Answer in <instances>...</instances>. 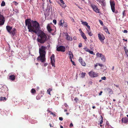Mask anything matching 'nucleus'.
<instances>
[{
	"mask_svg": "<svg viewBox=\"0 0 128 128\" xmlns=\"http://www.w3.org/2000/svg\"><path fill=\"white\" fill-rule=\"evenodd\" d=\"M89 52L90 54H94V52H93L92 51H91L90 50L89 51Z\"/></svg>",
	"mask_w": 128,
	"mask_h": 128,
	"instance_id": "35",
	"label": "nucleus"
},
{
	"mask_svg": "<svg viewBox=\"0 0 128 128\" xmlns=\"http://www.w3.org/2000/svg\"><path fill=\"white\" fill-rule=\"evenodd\" d=\"M64 20L62 19H61L60 21L59 25L60 26H63L64 25Z\"/></svg>",
	"mask_w": 128,
	"mask_h": 128,
	"instance_id": "15",
	"label": "nucleus"
},
{
	"mask_svg": "<svg viewBox=\"0 0 128 128\" xmlns=\"http://www.w3.org/2000/svg\"><path fill=\"white\" fill-rule=\"evenodd\" d=\"M31 92L33 94L36 93V91L34 89H32L31 90Z\"/></svg>",
	"mask_w": 128,
	"mask_h": 128,
	"instance_id": "22",
	"label": "nucleus"
},
{
	"mask_svg": "<svg viewBox=\"0 0 128 128\" xmlns=\"http://www.w3.org/2000/svg\"><path fill=\"white\" fill-rule=\"evenodd\" d=\"M64 105L66 107H68V105L66 103L64 104Z\"/></svg>",
	"mask_w": 128,
	"mask_h": 128,
	"instance_id": "42",
	"label": "nucleus"
},
{
	"mask_svg": "<svg viewBox=\"0 0 128 128\" xmlns=\"http://www.w3.org/2000/svg\"><path fill=\"white\" fill-rule=\"evenodd\" d=\"M6 29L8 32L12 37L14 36L16 33V29L15 28H12V26H6Z\"/></svg>",
	"mask_w": 128,
	"mask_h": 128,
	"instance_id": "3",
	"label": "nucleus"
},
{
	"mask_svg": "<svg viewBox=\"0 0 128 128\" xmlns=\"http://www.w3.org/2000/svg\"><path fill=\"white\" fill-rule=\"evenodd\" d=\"M102 6H105L106 5L105 2H104V0H102L101 4Z\"/></svg>",
	"mask_w": 128,
	"mask_h": 128,
	"instance_id": "23",
	"label": "nucleus"
},
{
	"mask_svg": "<svg viewBox=\"0 0 128 128\" xmlns=\"http://www.w3.org/2000/svg\"><path fill=\"white\" fill-rule=\"evenodd\" d=\"M73 126V124H72L71 123L70 125V127L71 128Z\"/></svg>",
	"mask_w": 128,
	"mask_h": 128,
	"instance_id": "43",
	"label": "nucleus"
},
{
	"mask_svg": "<svg viewBox=\"0 0 128 128\" xmlns=\"http://www.w3.org/2000/svg\"><path fill=\"white\" fill-rule=\"evenodd\" d=\"M69 55L70 56L69 58L70 59H71L73 57V55L72 52L71 51H69L68 52Z\"/></svg>",
	"mask_w": 128,
	"mask_h": 128,
	"instance_id": "17",
	"label": "nucleus"
},
{
	"mask_svg": "<svg viewBox=\"0 0 128 128\" xmlns=\"http://www.w3.org/2000/svg\"><path fill=\"white\" fill-rule=\"evenodd\" d=\"M41 98V96H40V95H39L38 96H37L36 97V98L37 100H40Z\"/></svg>",
	"mask_w": 128,
	"mask_h": 128,
	"instance_id": "33",
	"label": "nucleus"
},
{
	"mask_svg": "<svg viewBox=\"0 0 128 128\" xmlns=\"http://www.w3.org/2000/svg\"><path fill=\"white\" fill-rule=\"evenodd\" d=\"M50 127H53V126H54V125L53 124L52 125L51 124H50Z\"/></svg>",
	"mask_w": 128,
	"mask_h": 128,
	"instance_id": "53",
	"label": "nucleus"
},
{
	"mask_svg": "<svg viewBox=\"0 0 128 128\" xmlns=\"http://www.w3.org/2000/svg\"><path fill=\"white\" fill-rule=\"evenodd\" d=\"M91 7L97 13H100V9H98L97 7L94 4H92L91 5Z\"/></svg>",
	"mask_w": 128,
	"mask_h": 128,
	"instance_id": "5",
	"label": "nucleus"
},
{
	"mask_svg": "<svg viewBox=\"0 0 128 128\" xmlns=\"http://www.w3.org/2000/svg\"><path fill=\"white\" fill-rule=\"evenodd\" d=\"M9 78L10 80H13L15 78V77L14 75H12L9 76Z\"/></svg>",
	"mask_w": 128,
	"mask_h": 128,
	"instance_id": "19",
	"label": "nucleus"
},
{
	"mask_svg": "<svg viewBox=\"0 0 128 128\" xmlns=\"http://www.w3.org/2000/svg\"><path fill=\"white\" fill-rule=\"evenodd\" d=\"M3 99H4V100H6V98L5 97H3Z\"/></svg>",
	"mask_w": 128,
	"mask_h": 128,
	"instance_id": "64",
	"label": "nucleus"
},
{
	"mask_svg": "<svg viewBox=\"0 0 128 128\" xmlns=\"http://www.w3.org/2000/svg\"><path fill=\"white\" fill-rule=\"evenodd\" d=\"M90 76L91 77L94 78L98 76V74L92 71H90L88 72Z\"/></svg>",
	"mask_w": 128,
	"mask_h": 128,
	"instance_id": "10",
	"label": "nucleus"
},
{
	"mask_svg": "<svg viewBox=\"0 0 128 128\" xmlns=\"http://www.w3.org/2000/svg\"><path fill=\"white\" fill-rule=\"evenodd\" d=\"M82 24L86 26L88 24V23L86 22H83L82 21Z\"/></svg>",
	"mask_w": 128,
	"mask_h": 128,
	"instance_id": "27",
	"label": "nucleus"
},
{
	"mask_svg": "<svg viewBox=\"0 0 128 128\" xmlns=\"http://www.w3.org/2000/svg\"><path fill=\"white\" fill-rule=\"evenodd\" d=\"M3 100V97H0V101Z\"/></svg>",
	"mask_w": 128,
	"mask_h": 128,
	"instance_id": "45",
	"label": "nucleus"
},
{
	"mask_svg": "<svg viewBox=\"0 0 128 128\" xmlns=\"http://www.w3.org/2000/svg\"><path fill=\"white\" fill-rule=\"evenodd\" d=\"M102 1L101 0H100L99 1V2L98 4H101Z\"/></svg>",
	"mask_w": 128,
	"mask_h": 128,
	"instance_id": "61",
	"label": "nucleus"
},
{
	"mask_svg": "<svg viewBox=\"0 0 128 128\" xmlns=\"http://www.w3.org/2000/svg\"><path fill=\"white\" fill-rule=\"evenodd\" d=\"M97 56L99 57L100 58L101 60L102 61L105 62L106 60V58L105 56L99 53L98 52L96 54Z\"/></svg>",
	"mask_w": 128,
	"mask_h": 128,
	"instance_id": "9",
	"label": "nucleus"
},
{
	"mask_svg": "<svg viewBox=\"0 0 128 128\" xmlns=\"http://www.w3.org/2000/svg\"><path fill=\"white\" fill-rule=\"evenodd\" d=\"M124 33H127L128 31L127 30H124Z\"/></svg>",
	"mask_w": 128,
	"mask_h": 128,
	"instance_id": "49",
	"label": "nucleus"
},
{
	"mask_svg": "<svg viewBox=\"0 0 128 128\" xmlns=\"http://www.w3.org/2000/svg\"><path fill=\"white\" fill-rule=\"evenodd\" d=\"M50 114H52L53 116H56L55 114H54L53 112H51Z\"/></svg>",
	"mask_w": 128,
	"mask_h": 128,
	"instance_id": "48",
	"label": "nucleus"
},
{
	"mask_svg": "<svg viewBox=\"0 0 128 128\" xmlns=\"http://www.w3.org/2000/svg\"><path fill=\"white\" fill-rule=\"evenodd\" d=\"M104 29L105 30V31L107 33L108 32V30L107 28H105Z\"/></svg>",
	"mask_w": 128,
	"mask_h": 128,
	"instance_id": "44",
	"label": "nucleus"
},
{
	"mask_svg": "<svg viewBox=\"0 0 128 128\" xmlns=\"http://www.w3.org/2000/svg\"><path fill=\"white\" fill-rule=\"evenodd\" d=\"M111 10L112 12H114L115 3L114 1H110V2Z\"/></svg>",
	"mask_w": 128,
	"mask_h": 128,
	"instance_id": "8",
	"label": "nucleus"
},
{
	"mask_svg": "<svg viewBox=\"0 0 128 128\" xmlns=\"http://www.w3.org/2000/svg\"><path fill=\"white\" fill-rule=\"evenodd\" d=\"M98 66V64H96L95 65V67L96 68V67H97Z\"/></svg>",
	"mask_w": 128,
	"mask_h": 128,
	"instance_id": "63",
	"label": "nucleus"
},
{
	"mask_svg": "<svg viewBox=\"0 0 128 128\" xmlns=\"http://www.w3.org/2000/svg\"><path fill=\"white\" fill-rule=\"evenodd\" d=\"M126 10H124L122 12V18H124L125 16H126Z\"/></svg>",
	"mask_w": 128,
	"mask_h": 128,
	"instance_id": "28",
	"label": "nucleus"
},
{
	"mask_svg": "<svg viewBox=\"0 0 128 128\" xmlns=\"http://www.w3.org/2000/svg\"><path fill=\"white\" fill-rule=\"evenodd\" d=\"M59 119L60 120L62 121L63 120V118L62 117H59Z\"/></svg>",
	"mask_w": 128,
	"mask_h": 128,
	"instance_id": "46",
	"label": "nucleus"
},
{
	"mask_svg": "<svg viewBox=\"0 0 128 128\" xmlns=\"http://www.w3.org/2000/svg\"><path fill=\"white\" fill-rule=\"evenodd\" d=\"M92 81H90L89 82V84L92 85Z\"/></svg>",
	"mask_w": 128,
	"mask_h": 128,
	"instance_id": "57",
	"label": "nucleus"
},
{
	"mask_svg": "<svg viewBox=\"0 0 128 128\" xmlns=\"http://www.w3.org/2000/svg\"><path fill=\"white\" fill-rule=\"evenodd\" d=\"M72 64L73 65H74V66H75L76 65V64H75V63L73 61L72 62Z\"/></svg>",
	"mask_w": 128,
	"mask_h": 128,
	"instance_id": "59",
	"label": "nucleus"
},
{
	"mask_svg": "<svg viewBox=\"0 0 128 128\" xmlns=\"http://www.w3.org/2000/svg\"><path fill=\"white\" fill-rule=\"evenodd\" d=\"M61 3V4L60 3H59L60 5L62 8H64L66 6V4L64 3L63 0H59Z\"/></svg>",
	"mask_w": 128,
	"mask_h": 128,
	"instance_id": "13",
	"label": "nucleus"
},
{
	"mask_svg": "<svg viewBox=\"0 0 128 128\" xmlns=\"http://www.w3.org/2000/svg\"><path fill=\"white\" fill-rule=\"evenodd\" d=\"M98 36L99 40L102 42L104 43V40L105 39L104 37V35L103 34L101 35L100 33H99Z\"/></svg>",
	"mask_w": 128,
	"mask_h": 128,
	"instance_id": "11",
	"label": "nucleus"
},
{
	"mask_svg": "<svg viewBox=\"0 0 128 128\" xmlns=\"http://www.w3.org/2000/svg\"><path fill=\"white\" fill-rule=\"evenodd\" d=\"M102 91H101L100 92L99 94V96H100L102 95Z\"/></svg>",
	"mask_w": 128,
	"mask_h": 128,
	"instance_id": "50",
	"label": "nucleus"
},
{
	"mask_svg": "<svg viewBox=\"0 0 128 128\" xmlns=\"http://www.w3.org/2000/svg\"><path fill=\"white\" fill-rule=\"evenodd\" d=\"M78 60L80 63L81 64L82 66H85L86 64L85 62L82 59L81 57H80L79 59Z\"/></svg>",
	"mask_w": 128,
	"mask_h": 128,
	"instance_id": "12",
	"label": "nucleus"
},
{
	"mask_svg": "<svg viewBox=\"0 0 128 128\" xmlns=\"http://www.w3.org/2000/svg\"><path fill=\"white\" fill-rule=\"evenodd\" d=\"M99 22L102 25L103 24L101 20H99Z\"/></svg>",
	"mask_w": 128,
	"mask_h": 128,
	"instance_id": "54",
	"label": "nucleus"
},
{
	"mask_svg": "<svg viewBox=\"0 0 128 128\" xmlns=\"http://www.w3.org/2000/svg\"><path fill=\"white\" fill-rule=\"evenodd\" d=\"M81 35L83 38L85 40L87 39V38L86 37L85 34L83 32H82V33L81 34Z\"/></svg>",
	"mask_w": 128,
	"mask_h": 128,
	"instance_id": "18",
	"label": "nucleus"
},
{
	"mask_svg": "<svg viewBox=\"0 0 128 128\" xmlns=\"http://www.w3.org/2000/svg\"><path fill=\"white\" fill-rule=\"evenodd\" d=\"M114 12L115 14H117L118 13V11L117 10H116L115 11V8H114V12Z\"/></svg>",
	"mask_w": 128,
	"mask_h": 128,
	"instance_id": "52",
	"label": "nucleus"
},
{
	"mask_svg": "<svg viewBox=\"0 0 128 128\" xmlns=\"http://www.w3.org/2000/svg\"><path fill=\"white\" fill-rule=\"evenodd\" d=\"M79 31L80 32V33L81 34V33H82V32H83L82 31V30H81V29H80L79 30Z\"/></svg>",
	"mask_w": 128,
	"mask_h": 128,
	"instance_id": "55",
	"label": "nucleus"
},
{
	"mask_svg": "<svg viewBox=\"0 0 128 128\" xmlns=\"http://www.w3.org/2000/svg\"><path fill=\"white\" fill-rule=\"evenodd\" d=\"M86 73L85 72H82L81 74V76L82 78H84L85 76Z\"/></svg>",
	"mask_w": 128,
	"mask_h": 128,
	"instance_id": "30",
	"label": "nucleus"
},
{
	"mask_svg": "<svg viewBox=\"0 0 128 128\" xmlns=\"http://www.w3.org/2000/svg\"><path fill=\"white\" fill-rule=\"evenodd\" d=\"M47 47L42 46L39 48L40 56L37 58V60L40 61L42 62H44L46 60L45 50Z\"/></svg>",
	"mask_w": 128,
	"mask_h": 128,
	"instance_id": "2",
	"label": "nucleus"
},
{
	"mask_svg": "<svg viewBox=\"0 0 128 128\" xmlns=\"http://www.w3.org/2000/svg\"><path fill=\"white\" fill-rule=\"evenodd\" d=\"M56 50L58 51L64 52L65 50V48L64 46H61L57 47Z\"/></svg>",
	"mask_w": 128,
	"mask_h": 128,
	"instance_id": "7",
	"label": "nucleus"
},
{
	"mask_svg": "<svg viewBox=\"0 0 128 128\" xmlns=\"http://www.w3.org/2000/svg\"><path fill=\"white\" fill-rule=\"evenodd\" d=\"M96 2L97 4H98L100 0H96Z\"/></svg>",
	"mask_w": 128,
	"mask_h": 128,
	"instance_id": "56",
	"label": "nucleus"
},
{
	"mask_svg": "<svg viewBox=\"0 0 128 128\" xmlns=\"http://www.w3.org/2000/svg\"><path fill=\"white\" fill-rule=\"evenodd\" d=\"M84 49L85 50V51L86 52H89L90 51V50L87 48V47H86L84 48Z\"/></svg>",
	"mask_w": 128,
	"mask_h": 128,
	"instance_id": "31",
	"label": "nucleus"
},
{
	"mask_svg": "<svg viewBox=\"0 0 128 128\" xmlns=\"http://www.w3.org/2000/svg\"><path fill=\"white\" fill-rule=\"evenodd\" d=\"M50 114H52L53 116H56L55 114H54L53 112H51Z\"/></svg>",
	"mask_w": 128,
	"mask_h": 128,
	"instance_id": "47",
	"label": "nucleus"
},
{
	"mask_svg": "<svg viewBox=\"0 0 128 128\" xmlns=\"http://www.w3.org/2000/svg\"><path fill=\"white\" fill-rule=\"evenodd\" d=\"M87 31L88 35L90 36H91L92 35V34L91 31L90 30H87Z\"/></svg>",
	"mask_w": 128,
	"mask_h": 128,
	"instance_id": "24",
	"label": "nucleus"
},
{
	"mask_svg": "<svg viewBox=\"0 0 128 128\" xmlns=\"http://www.w3.org/2000/svg\"><path fill=\"white\" fill-rule=\"evenodd\" d=\"M101 120L100 122V124H102L103 122V117L101 116Z\"/></svg>",
	"mask_w": 128,
	"mask_h": 128,
	"instance_id": "25",
	"label": "nucleus"
},
{
	"mask_svg": "<svg viewBox=\"0 0 128 128\" xmlns=\"http://www.w3.org/2000/svg\"><path fill=\"white\" fill-rule=\"evenodd\" d=\"M122 121L124 124H126L128 122V119L126 117L123 118L122 119Z\"/></svg>",
	"mask_w": 128,
	"mask_h": 128,
	"instance_id": "14",
	"label": "nucleus"
},
{
	"mask_svg": "<svg viewBox=\"0 0 128 128\" xmlns=\"http://www.w3.org/2000/svg\"><path fill=\"white\" fill-rule=\"evenodd\" d=\"M49 44V45L47 47L49 48L50 47V45L49 44V43H48Z\"/></svg>",
	"mask_w": 128,
	"mask_h": 128,
	"instance_id": "62",
	"label": "nucleus"
},
{
	"mask_svg": "<svg viewBox=\"0 0 128 128\" xmlns=\"http://www.w3.org/2000/svg\"><path fill=\"white\" fill-rule=\"evenodd\" d=\"M122 40H124V41L126 42H127V40L126 39H125L124 38H123Z\"/></svg>",
	"mask_w": 128,
	"mask_h": 128,
	"instance_id": "60",
	"label": "nucleus"
},
{
	"mask_svg": "<svg viewBox=\"0 0 128 128\" xmlns=\"http://www.w3.org/2000/svg\"><path fill=\"white\" fill-rule=\"evenodd\" d=\"M98 65L100 67H102L103 66V65L101 64H98Z\"/></svg>",
	"mask_w": 128,
	"mask_h": 128,
	"instance_id": "51",
	"label": "nucleus"
},
{
	"mask_svg": "<svg viewBox=\"0 0 128 128\" xmlns=\"http://www.w3.org/2000/svg\"><path fill=\"white\" fill-rule=\"evenodd\" d=\"M5 21V18L4 16L0 14V26L4 25Z\"/></svg>",
	"mask_w": 128,
	"mask_h": 128,
	"instance_id": "4",
	"label": "nucleus"
},
{
	"mask_svg": "<svg viewBox=\"0 0 128 128\" xmlns=\"http://www.w3.org/2000/svg\"><path fill=\"white\" fill-rule=\"evenodd\" d=\"M14 11L16 13H18L19 12V10L16 9Z\"/></svg>",
	"mask_w": 128,
	"mask_h": 128,
	"instance_id": "41",
	"label": "nucleus"
},
{
	"mask_svg": "<svg viewBox=\"0 0 128 128\" xmlns=\"http://www.w3.org/2000/svg\"><path fill=\"white\" fill-rule=\"evenodd\" d=\"M53 22L54 23V24H56V20H54L53 21Z\"/></svg>",
	"mask_w": 128,
	"mask_h": 128,
	"instance_id": "37",
	"label": "nucleus"
},
{
	"mask_svg": "<svg viewBox=\"0 0 128 128\" xmlns=\"http://www.w3.org/2000/svg\"><path fill=\"white\" fill-rule=\"evenodd\" d=\"M5 3L4 2V1H2L1 4V6H5Z\"/></svg>",
	"mask_w": 128,
	"mask_h": 128,
	"instance_id": "32",
	"label": "nucleus"
},
{
	"mask_svg": "<svg viewBox=\"0 0 128 128\" xmlns=\"http://www.w3.org/2000/svg\"><path fill=\"white\" fill-rule=\"evenodd\" d=\"M74 100L76 101V102H77V100H78V98H77L76 97L74 99Z\"/></svg>",
	"mask_w": 128,
	"mask_h": 128,
	"instance_id": "40",
	"label": "nucleus"
},
{
	"mask_svg": "<svg viewBox=\"0 0 128 128\" xmlns=\"http://www.w3.org/2000/svg\"><path fill=\"white\" fill-rule=\"evenodd\" d=\"M52 90V88H50L48 89L47 90V92L50 95L51 94H50V91H51Z\"/></svg>",
	"mask_w": 128,
	"mask_h": 128,
	"instance_id": "26",
	"label": "nucleus"
},
{
	"mask_svg": "<svg viewBox=\"0 0 128 128\" xmlns=\"http://www.w3.org/2000/svg\"><path fill=\"white\" fill-rule=\"evenodd\" d=\"M13 2L16 6L18 4V3L16 1H14Z\"/></svg>",
	"mask_w": 128,
	"mask_h": 128,
	"instance_id": "36",
	"label": "nucleus"
},
{
	"mask_svg": "<svg viewBox=\"0 0 128 128\" xmlns=\"http://www.w3.org/2000/svg\"><path fill=\"white\" fill-rule=\"evenodd\" d=\"M47 111L48 112V113H50H50H51V112H51V111H50V110H48V109L47 110Z\"/></svg>",
	"mask_w": 128,
	"mask_h": 128,
	"instance_id": "58",
	"label": "nucleus"
},
{
	"mask_svg": "<svg viewBox=\"0 0 128 128\" xmlns=\"http://www.w3.org/2000/svg\"><path fill=\"white\" fill-rule=\"evenodd\" d=\"M47 28L49 32H50L52 30V29H51V27L49 24H48L47 26Z\"/></svg>",
	"mask_w": 128,
	"mask_h": 128,
	"instance_id": "20",
	"label": "nucleus"
},
{
	"mask_svg": "<svg viewBox=\"0 0 128 128\" xmlns=\"http://www.w3.org/2000/svg\"><path fill=\"white\" fill-rule=\"evenodd\" d=\"M50 59L51 60V63L52 66L55 67L54 62L55 60L54 58V54H52V56L50 57Z\"/></svg>",
	"mask_w": 128,
	"mask_h": 128,
	"instance_id": "6",
	"label": "nucleus"
},
{
	"mask_svg": "<svg viewBox=\"0 0 128 128\" xmlns=\"http://www.w3.org/2000/svg\"><path fill=\"white\" fill-rule=\"evenodd\" d=\"M30 19L28 18L25 20L26 26H27L28 31L37 33L38 36L37 39L38 42L41 44L46 42L48 40V38L43 31L40 30V24L36 21L32 20L30 22Z\"/></svg>",
	"mask_w": 128,
	"mask_h": 128,
	"instance_id": "1",
	"label": "nucleus"
},
{
	"mask_svg": "<svg viewBox=\"0 0 128 128\" xmlns=\"http://www.w3.org/2000/svg\"><path fill=\"white\" fill-rule=\"evenodd\" d=\"M66 34V38L68 40H72V37H70V36L68 35V34Z\"/></svg>",
	"mask_w": 128,
	"mask_h": 128,
	"instance_id": "16",
	"label": "nucleus"
},
{
	"mask_svg": "<svg viewBox=\"0 0 128 128\" xmlns=\"http://www.w3.org/2000/svg\"><path fill=\"white\" fill-rule=\"evenodd\" d=\"M86 26L88 28V30L86 29L87 30H90V26H89L88 25V24Z\"/></svg>",
	"mask_w": 128,
	"mask_h": 128,
	"instance_id": "34",
	"label": "nucleus"
},
{
	"mask_svg": "<svg viewBox=\"0 0 128 128\" xmlns=\"http://www.w3.org/2000/svg\"><path fill=\"white\" fill-rule=\"evenodd\" d=\"M124 49L125 50L126 54L128 56V50L126 49V47H124Z\"/></svg>",
	"mask_w": 128,
	"mask_h": 128,
	"instance_id": "29",
	"label": "nucleus"
},
{
	"mask_svg": "<svg viewBox=\"0 0 128 128\" xmlns=\"http://www.w3.org/2000/svg\"><path fill=\"white\" fill-rule=\"evenodd\" d=\"M107 90L108 92V93L110 94H112L113 93V92L112 89H110V88H107Z\"/></svg>",
	"mask_w": 128,
	"mask_h": 128,
	"instance_id": "21",
	"label": "nucleus"
},
{
	"mask_svg": "<svg viewBox=\"0 0 128 128\" xmlns=\"http://www.w3.org/2000/svg\"><path fill=\"white\" fill-rule=\"evenodd\" d=\"M106 78L105 76H104L103 77H102L101 78V79L102 80H105L106 79Z\"/></svg>",
	"mask_w": 128,
	"mask_h": 128,
	"instance_id": "39",
	"label": "nucleus"
},
{
	"mask_svg": "<svg viewBox=\"0 0 128 128\" xmlns=\"http://www.w3.org/2000/svg\"><path fill=\"white\" fill-rule=\"evenodd\" d=\"M82 44L81 43H80L79 44L78 47L79 48H81L82 46Z\"/></svg>",
	"mask_w": 128,
	"mask_h": 128,
	"instance_id": "38",
	"label": "nucleus"
}]
</instances>
